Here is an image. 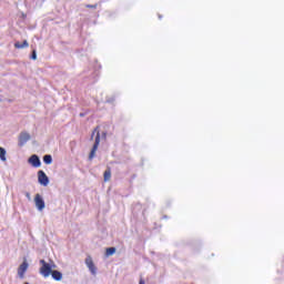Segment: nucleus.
Returning <instances> with one entry per match:
<instances>
[{"label": "nucleus", "mask_w": 284, "mask_h": 284, "mask_svg": "<svg viewBox=\"0 0 284 284\" xmlns=\"http://www.w3.org/2000/svg\"><path fill=\"white\" fill-rule=\"evenodd\" d=\"M94 134H97L95 135V141H94L92 150H91V152L89 154V161H92V159H94V156H97V151L99 150V144L101 143V133L99 132V126H97L93 130L91 139H94Z\"/></svg>", "instance_id": "f257e3e1"}, {"label": "nucleus", "mask_w": 284, "mask_h": 284, "mask_svg": "<svg viewBox=\"0 0 284 284\" xmlns=\"http://www.w3.org/2000/svg\"><path fill=\"white\" fill-rule=\"evenodd\" d=\"M40 263L42 266L40 267V274L44 276V278H48L50 274H52V266L45 262V260H40Z\"/></svg>", "instance_id": "f03ea898"}, {"label": "nucleus", "mask_w": 284, "mask_h": 284, "mask_svg": "<svg viewBox=\"0 0 284 284\" xmlns=\"http://www.w3.org/2000/svg\"><path fill=\"white\" fill-rule=\"evenodd\" d=\"M34 204L37 210H39L40 212L45 209V201H43V197L41 196V194L39 193L36 194Z\"/></svg>", "instance_id": "7ed1b4c3"}, {"label": "nucleus", "mask_w": 284, "mask_h": 284, "mask_svg": "<svg viewBox=\"0 0 284 284\" xmlns=\"http://www.w3.org/2000/svg\"><path fill=\"white\" fill-rule=\"evenodd\" d=\"M38 181L40 185H44V187L48 186V183H50V179H48V175L43 171L38 172Z\"/></svg>", "instance_id": "20e7f679"}, {"label": "nucleus", "mask_w": 284, "mask_h": 284, "mask_svg": "<svg viewBox=\"0 0 284 284\" xmlns=\"http://www.w3.org/2000/svg\"><path fill=\"white\" fill-rule=\"evenodd\" d=\"M85 265L90 270L91 274H97V266L94 265V261H92V256H88L85 258Z\"/></svg>", "instance_id": "39448f33"}, {"label": "nucleus", "mask_w": 284, "mask_h": 284, "mask_svg": "<svg viewBox=\"0 0 284 284\" xmlns=\"http://www.w3.org/2000/svg\"><path fill=\"white\" fill-rule=\"evenodd\" d=\"M29 163L33 166V168H41V160L39 159V156L37 154H33L29 158Z\"/></svg>", "instance_id": "423d86ee"}, {"label": "nucleus", "mask_w": 284, "mask_h": 284, "mask_svg": "<svg viewBox=\"0 0 284 284\" xmlns=\"http://www.w3.org/2000/svg\"><path fill=\"white\" fill-rule=\"evenodd\" d=\"M26 272H28V262L24 261L21 263V265L18 268V276H20V278H23Z\"/></svg>", "instance_id": "0eeeda50"}, {"label": "nucleus", "mask_w": 284, "mask_h": 284, "mask_svg": "<svg viewBox=\"0 0 284 284\" xmlns=\"http://www.w3.org/2000/svg\"><path fill=\"white\" fill-rule=\"evenodd\" d=\"M30 43H28V40H24L23 43L21 42H16L14 43V48H17L18 50H22V48H29Z\"/></svg>", "instance_id": "6e6552de"}, {"label": "nucleus", "mask_w": 284, "mask_h": 284, "mask_svg": "<svg viewBox=\"0 0 284 284\" xmlns=\"http://www.w3.org/2000/svg\"><path fill=\"white\" fill-rule=\"evenodd\" d=\"M103 179H104L105 182H108L112 179V169L108 168L104 171Z\"/></svg>", "instance_id": "1a4fd4ad"}, {"label": "nucleus", "mask_w": 284, "mask_h": 284, "mask_svg": "<svg viewBox=\"0 0 284 284\" xmlns=\"http://www.w3.org/2000/svg\"><path fill=\"white\" fill-rule=\"evenodd\" d=\"M51 276L54 281H61L63 278V274L59 271H52Z\"/></svg>", "instance_id": "9d476101"}, {"label": "nucleus", "mask_w": 284, "mask_h": 284, "mask_svg": "<svg viewBox=\"0 0 284 284\" xmlns=\"http://www.w3.org/2000/svg\"><path fill=\"white\" fill-rule=\"evenodd\" d=\"M20 141L22 143H28V141H30V133H27V132H22L20 134Z\"/></svg>", "instance_id": "9b49d317"}, {"label": "nucleus", "mask_w": 284, "mask_h": 284, "mask_svg": "<svg viewBox=\"0 0 284 284\" xmlns=\"http://www.w3.org/2000/svg\"><path fill=\"white\" fill-rule=\"evenodd\" d=\"M116 253V247H108L105 251V256H112Z\"/></svg>", "instance_id": "f8f14e48"}, {"label": "nucleus", "mask_w": 284, "mask_h": 284, "mask_svg": "<svg viewBox=\"0 0 284 284\" xmlns=\"http://www.w3.org/2000/svg\"><path fill=\"white\" fill-rule=\"evenodd\" d=\"M43 162L47 164V165H50V163H52V155L50 154H47L43 156Z\"/></svg>", "instance_id": "ddd939ff"}, {"label": "nucleus", "mask_w": 284, "mask_h": 284, "mask_svg": "<svg viewBox=\"0 0 284 284\" xmlns=\"http://www.w3.org/2000/svg\"><path fill=\"white\" fill-rule=\"evenodd\" d=\"M0 159L2 161H7V159H6V149H3V146H0Z\"/></svg>", "instance_id": "4468645a"}, {"label": "nucleus", "mask_w": 284, "mask_h": 284, "mask_svg": "<svg viewBox=\"0 0 284 284\" xmlns=\"http://www.w3.org/2000/svg\"><path fill=\"white\" fill-rule=\"evenodd\" d=\"M99 7V4H87L85 8L92 9V10H97V8Z\"/></svg>", "instance_id": "2eb2a0df"}, {"label": "nucleus", "mask_w": 284, "mask_h": 284, "mask_svg": "<svg viewBox=\"0 0 284 284\" xmlns=\"http://www.w3.org/2000/svg\"><path fill=\"white\" fill-rule=\"evenodd\" d=\"M31 59L33 61H37V50H33L32 53H31Z\"/></svg>", "instance_id": "dca6fc26"}, {"label": "nucleus", "mask_w": 284, "mask_h": 284, "mask_svg": "<svg viewBox=\"0 0 284 284\" xmlns=\"http://www.w3.org/2000/svg\"><path fill=\"white\" fill-rule=\"evenodd\" d=\"M139 284H145V281L143 278H141Z\"/></svg>", "instance_id": "f3484780"}, {"label": "nucleus", "mask_w": 284, "mask_h": 284, "mask_svg": "<svg viewBox=\"0 0 284 284\" xmlns=\"http://www.w3.org/2000/svg\"><path fill=\"white\" fill-rule=\"evenodd\" d=\"M26 195H27V199H30V193H27Z\"/></svg>", "instance_id": "a211bd4d"}, {"label": "nucleus", "mask_w": 284, "mask_h": 284, "mask_svg": "<svg viewBox=\"0 0 284 284\" xmlns=\"http://www.w3.org/2000/svg\"><path fill=\"white\" fill-rule=\"evenodd\" d=\"M24 284H29V283H24Z\"/></svg>", "instance_id": "6ab92c4d"}]
</instances>
